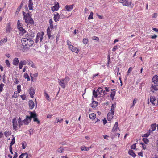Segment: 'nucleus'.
Returning a JSON list of instances; mask_svg holds the SVG:
<instances>
[{"label": "nucleus", "mask_w": 158, "mask_h": 158, "mask_svg": "<svg viewBox=\"0 0 158 158\" xmlns=\"http://www.w3.org/2000/svg\"><path fill=\"white\" fill-rule=\"evenodd\" d=\"M22 44H19L17 46L18 48L20 50L23 48L25 50L29 48L33 44V41L31 40H29L27 38L22 39L21 40Z\"/></svg>", "instance_id": "obj_1"}, {"label": "nucleus", "mask_w": 158, "mask_h": 158, "mask_svg": "<svg viewBox=\"0 0 158 158\" xmlns=\"http://www.w3.org/2000/svg\"><path fill=\"white\" fill-rule=\"evenodd\" d=\"M118 1L123 6H127L129 8H132L134 6V4L131 1H129L127 0H119Z\"/></svg>", "instance_id": "obj_2"}, {"label": "nucleus", "mask_w": 158, "mask_h": 158, "mask_svg": "<svg viewBox=\"0 0 158 158\" xmlns=\"http://www.w3.org/2000/svg\"><path fill=\"white\" fill-rule=\"evenodd\" d=\"M102 93L103 89L101 87L98 88L96 91L94 89L93 91V95L95 98L100 97Z\"/></svg>", "instance_id": "obj_3"}, {"label": "nucleus", "mask_w": 158, "mask_h": 158, "mask_svg": "<svg viewBox=\"0 0 158 158\" xmlns=\"http://www.w3.org/2000/svg\"><path fill=\"white\" fill-rule=\"evenodd\" d=\"M58 83L63 88H64L65 87L66 85L67 84V82H65L64 79H58Z\"/></svg>", "instance_id": "obj_4"}, {"label": "nucleus", "mask_w": 158, "mask_h": 158, "mask_svg": "<svg viewBox=\"0 0 158 158\" xmlns=\"http://www.w3.org/2000/svg\"><path fill=\"white\" fill-rule=\"evenodd\" d=\"M69 49L72 52H74L78 54L80 51L78 48H77L76 47L72 45L70 48H69Z\"/></svg>", "instance_id": "obj_5"}, {"label": "nucleus", "mask_w": 158, "mask_h": 158, "mask_svg": "<svg viewBox=\"0 0 158 158\" xmlns=\"http://www.w3.org/2000/svg\"><path fill=\"white\" fill-rule=\"evenodd\" d=\"M13 126L14 130L16 131L18 126V124L16 118H15L12 119Z\"/></svg>", "instance_id": "obj_6"}, {"label": "nucleus", "mask_w": 158, "mask_h": 158, "mask_svg": "<svg viewBox=\"0 0 158 158\" xmlns=\"http://www.w3.org/2000/svg\"><path fill=\"white\" fill-rule=\"evenodd\" d=\"M157 85H155V84H152L151 85V87H150L151 91L154 92L155 91L158 90V88H157Z\"/></svg>", "instance_id": "obj_7"}, {"label": "nucleus", "mask_w": 158, "mask_h": 158, "mask_svg": "<svg viewBox=\"0 0 158 158\" xmlns=\"http://www.w3.org/2000/svg\"><path fill=\"white\" fill-rule=\"evenodd\" d=\"M31 119H30L29 116H26V119L23 120L24 124L27 125L31 121Z\"/></svg>", "instance_id": "obj_8"}, {"label": "nucleus", "mask_w": 158, "mask_h": 158, "mask_svg": "<svg viewBox=\"0 0 158 158\" xmlns=\"http://www.w3.org/2000/svg\"><path fill=\"white\" fill-rule=\"evenodd\" d=\"M74 5L72 4L71 5H66L65 7V9L68 11H70L73 8Z\"/></svg>", "instance_id": "obj_9"}, {"label": "nucleus", "mask_w": 158, "mask_h": 158, "mask_svg": "<svg viewBox=\"0 0 158 158\" xmlns=\"http://www.w3.org/2000/svg\"><path fill=\"white\" fill-rule=\"evenodd\" d=\"M26 19L27 20L25 21V22L26 23L31 24H34V21L31 18V16L27 18Z\"/></svg>", "instance_id": "obj_10"}, {"label": "nucleus", "mask_w": 158, "mask_h": 158, "mask_svg": "<svg viewBox=\"0 0 158 158\" xmlns=\"http://www.w3.org/2000/svg\"><path fill=\"white\" fill-rule=\"evenodd\" d=\"M118 126V122H116L112 130V132H115L118 129H119V127Z\"/></svg>", "instance_id": "obj_11"}, {"label": "nucleus", "mask_w": 158, "mask_h": 158, "mask_svg": "<svg viewBox=\"0 0 158 158\" xmlns=\"http://www.w3.org/2000/svg\"><path fill=\"white\" fill-rule=\"evenodd\" d=\"M51 29L49 27H48L47 29V35L49 39H52L53 38V37L51 35Z\"/></svg>", "instance_id": "obj_12"}, {"label": "nucleus", "mask_w": 158, "mask_h": 158, "mask_svg": "<svg viewBox=\"0 0 158 158\" xmlns=\"http://www.w3.org/2000/svg\"><path fill=\"white\" fill-rule=\"evenodd\" d=\"M60 17V15L58 13L56 12L55 14H54L53 17L54 20V21L55 22L58 21L59 20Z\"/></svg>", "instance_id": "obj_13"}, {"label": "nucleus", "mask_w": 158, "mask_h": 158, "mask_svg": "<svg viewBox=\"0 0 158 158\" xmlns=\"http://www.w3.org/2000/svg\"><path fill=\"white\" fill-rule=\"evenodd\" d=\"M156 98L154 96H151L150 97V101L153 105H156Z\"/></svg>", "instance_id": "obj_14"}, {"label": "nucleus", "mask_w": 158, "mask_h": 158, "mask_svg": "<svg viewBox=\"0 0 158 158\" xmlns=\"http://www.w3.org/2000/svg\"><path fill=\"white\" fill-rule=\"evenodd\" d=\"M59 8V4L57 2L56 4L53 7H52V10L53 12L55 11H57Z\"/></svg>", "instance_id": "obj_15"}, {"label": "nucleus", "mask_w": 158, "mask_h": 158, "mask_svg": "<svg viewBox=\"0 0 158 158\" xmlns=\"http://www.w3.org/2000/svg\"><path fill=\"white\" fill-rule=\"evenodd\" d=\"M12 30V28H11L10 26V23H8L7 24V26L6 28V32L7 33H10L11 30Z\"/></svg>", "instance_id": "obj_16"}, {"label": "nucleus", "mask_w": 158, "mask_h": 158, "mask_svg": "<svg viewBox=\"0 0 158 158\" xmlns=\"http://www.w3.org/2000/svg\"><path fill=\"white\" fill-rule=\"evenodd\" d=\"M152 81L156 85L158 84V76L155 75L153 76L152 79Z\"/></svg>", "instance_id": "obj_17"}, {"label": "nucleus", "mask_w": 158, "mask_h": 158, "mask_svg": "<svg viewBox=\"0 0 158 158\" xmlns=\"http://www.w3.org/2000/svg\"><path fill=\"white\" fill-rule=\"evenodd\" d=\"M23 19L25 21H27V20L26 18L31 16L30 15V14L29 12H27V13H26V12H24V11H23Z\"/></svg>", "instance_id": "obj_18"}, {"label": "nucleus", "mask_w": 158, "mask_h": 158, "mask_svg": "<svg viewBox=\"0 0 158 158\" xmlns=\"http://www.w3.org/2000/svg\"><path fill=\"white\" fill-rule=\"evenodd\" d=\"M114 114H112L111 113L109 112L107 114V119L108 121H110L113 118V115Z\"/></svg>", "instance_id": "obj_19"}, {"label": "nucleus", "mask_w": 158, "mask_h": 158, "mask_svg": "<svg viewBox=\"0 0 158 158\" xmlns=\"http://www.w3.org/2000/svg\"><path fill=\"white\" fill-rule=\"evenodd\" d=\"M27 63V62L26 60H23V61H20L19 64V69H22L23 65L26 64Z\"/></svg>", "instance_id": "obj_20"}, {"label": "nucleus", "mask_w": 158, "mask_h": 158, "mask_svg": "<svg viewBox=\"0 0 158 158\" xmlns=\"http://www.w3.org/2000/svg\"><path fill=\"white\" fill-rule=\"evenodd\" d=\"M112 92L110 94V97L112 100H113L116 94L115 89H111Z\"/></svg>", "instance_id": "obj_21"}, {"label": "nucleus", "mask_w": 158, "mask_h": 158, "mask_svg": "<svg viewBox=\"0 0 158 158\" xmlns=\"http://www.w3.org/2000/svg\"><path fill=\"white\" fill-rule=\"evenodd\" d=\"M156 123L152 124L151 125V132H152L156 130Z\"/></svg>", "instance_id": "obj_22"}, {"label": "nucleus", "mask_w": 158, "mask_h": 158, "mask_svg": "<svg viewBox=\"0 0 158 158\" xmlns=\"http://www.w3.org/2000/svg\"><path fill=\"white\" fill-rule=\"evenodd\" d=\"M29 114L30 115V119H32V118H33L34 117H37V115L35 112H31L30 111Z\"/></svg>", "instance_id": "obj_23"}, {"label": "nucleus", "mask_w": 158, "mask_h": 158, "mask_svg": "<svg viewBox=\"0 0 158 158\" xmlns=\"http://www.w3.org/2000/svg\"><path fill=\"white\" fill-rule=\"evenodd\" d=\"M116 107V103H114V104H112L111 106V112L110 113H111L112 114H114V110L115 108Z\"/></svg>", "instance_id": "obj_24"}, {"label": "nucleus", "mask_w": 158, "mask_h": 158, "mask_svg": "<svg viewBox=\"0 0 158 158\" xmlns=\"http://www.w3.org/2000/svg\"><path fill=\"white\" fill-rule=\"evenodd\" d=\"M19 60L18 58H15L13 61V64L14 65H18Z\"/></svg>", "instance_id": "obj_25"}, {"label": "nucleus", "mask_w": 158, "mask_h": 158, "mask_svg": "<svg viewBox=\"0 0 158 158\" xmlns=\"http://www.w3.org/2000/svg\"><path fill=\"white\" fill-rule=\"evenodd\" d=\"M29 105L30 109H32L34 108V103L32 100H30L29 101Z\"/></svg>", "instance_id": "obj_26"}, {"label": "nucleus", "mask_w": 158, "mask_h": 158, "mask_svg": "<svg viewBox=\"0 0 158 158\" xmlns=\"http://www.w3.org/2000/svg\"><path fill=\"white\" fill-rule=\"evenodd\" d=\"M35 90L34 89L31 87L30 89L29 94L32 98L33 97V95L35 94Z\"/></svg>", "instance_id": "obj_27"}, {"label": "nucleus", "mask_w": 158, "mask_h": 158, "mask_svg": "<svg viewBox=\"0 0 158 158\" xmlns=\"http://www.w3.org/2000/svg\"><path fill=\"white\" fill-rule=\"evenodd\" d=\"M128 153L131 155L133 157L135 158L136 156V155L135 153L133 150H129L128 152Z\"/></svg>", "instance_id": "obj_28"}, {"label": "nucleus", "mask_w": 158, "mask_h": 158, "mask_svg": "<svg viewBox=\"0 0 158 158\" xmlns=\"http://www.w3.org/2000/svg\"><path fill=\"white\" fill-rule=\"evenodd\" d=\"M91 148V147H86L84 145H83L81 147L80 149L82 151H88L89 149Z\"/></svg>", "instance_id": "obj_29"}, {"label": "nucleus", "mask_w": 158, "mask_h": 158, "mask_svg": "<svg viewBox=\"0 0 158 158\" xmlns=\"http://www.w3.org/2000/svg\"><path fill=\"white\" fill-rule=\"evenodd\" d=\"M98 102H97L93 101L91 104V107L93 108H95L98 106Z\"/></svg>", "instance_id": "obj_30"}, {"label": "nucleus", "mask_w": 158, "mask_h": 158, "mask_svg": "<svg viewBox=\"0 0 158 158\" xmlns=\"http://www.w3.org/2000/svg\"><path fill=\"white\" fill-rule=\"evenodd\" d=\"M32 5L33 3L32 2V0H29L28 6L30 10H32Z\"/></svg>", "instance_id": "obj_31"}, {"label": "nucleus", "mask_w": 158, "mask_h": 158, "mask_svg": "<svg viewBox=\"0 0 158 158\" xmlns=\"http://www.w3.org/2000/svg\"><path fill=\"white\" fill-rule=\"evenodd\" d=\"M19 30L22 33V34H23L26 32V31L22 27H19L18 28Z\"/></svg>", "instance_id": "obj_32"}, {"label": "nucleus", "mask_w": 158, "mask_h": 158, "mask_svg": "<svg viewBox=\"0 0 158 158\" xmlns=\"http://www.w3.org/2000/svg\"><path fill=\"white\" fill-rule=\"evenodd\" d=\"M50 26L49 27L51 29V30L53 28V21L52 19H50L49 21Z\"/></svg>", "instance_id": "obj_33"}, {"label": "nucleus", "mask_w": 158, "mask_h": 158, "mask_svg": "<svg viewBox=\"0 0 158 158\" xmlns=\"http://www.w3.org/2000/svg\"><path fill=\"white\" fill-rule=\"evenodd\" d=\"M96 114L94 113L90 114L89 115V117L90 118V119H95L96 118Z\"/></svg>", "instance_id": "obj_34"}, {"label": "nucleus", "mask_w": 158, "mask_h": 158, "mask_svg": "<svg viewBox=\"0 0 158 158\" xmlns=\"http://www.w3.org/2000/svg\"><path fill=\"white\" fill-rule=\"evenodd\" d=\"M151 132V130L149 129L148 131L147 132L143 134L142 136L143 137H148V136L150 135Z\"/></svg>", "instance_id": "obj_35"}, {"label": "nucleus", "mask_w": 158, "mask_h": 158, "mask_svg": "<svg viewBox=\"0 0 158 158\" xmlns=\"http://www.w3.org/2000/svg\"><path fill=\"white\" fill-rule=\"evenodd\" d=\"M44 96L47 99V100L48 101H50L51 100L50 98H49V95L47 93V92L46 91H45L44 92Z\"/></svg>", "instance_id": "obj_36"}, {"label": "nucleus", "mask_w": 158, "mask_h": 158, "mask_svg": "<svg viewBox=\"0 0 158 158\" xmlns=\"http://www.w3.org/2000/svg\"><path fill=\"white\" fill-rule=\"evenodd\" d=\"M64 151V148L63 147H60L57 150V152L59 153H62Z\"/></svg>", "instance_id": "obj_37"}, {"label": "nucleus", "mask_w": 158, "mask_h": 158, "mask_svg": "<svg viewBox=\"0 0 158 158\" xmlns=\"http://www.w3.org/2000/svg\"><path fill=\"white\" fill-rule=\"evenodd\" d=\"M24 77L25 78L27 79V81H28L30 80V78L29 75L27 73H25L24 75Z\"/></svg>", "instance_id": "obj_38"}, {"label": "nucleus", "mask_w": 158, "mask_h": 158, "mask_svg": "<svg viewBox=\"0 0 158 158\" xmlns=\"http://www.w3.org/2000/svg\"><path fill=\"white\" fill-rule=\"evenodd\" d=\"M94 13L93 12H91L90 13V15L89 16L88 18V19L89 20L90 19H94L93 18Z\"/></svg>", "instance_id": "obj_39"}, {"label": "nucleus", "mask_w": 158, "mask_h": 158, "mask_svg": "<svg viewBox=\"0 0 158 158\" xmlns=\"http://www.w3.org/2000/svg\"><path fill=\"white\" fill-rule=\"evenodd\" d=\"M143 141L146 144H148L149 142V139L147 138H143L142 139Z\"/></svg>", "instance_id": "obj_40"}, {"label": "nucleus", "mask_w": 158, "mask_h": 158, "mask_svg": "<svg viewBox=\"0 0 158 158\" xmlns=\"http://www.w3.org/2000/svg\"><path fill=\"white\" fill-rule=\"evenodd\" d=\"M15 143V137H13V138L12 139L10 143V145L12 146Z\"/></svg>", "instance_id": "obj_41"}, {"label": "nucleus", "mask_w": 158, "mask_h": 158, "mask_svg": "<svg viewBox=\"0 0 158 158\" xmlns=\"http://www.w3.org/2000/svg\"><path fill=\"white\" fill-rule=\"evenodd\" d=\"M131 149H136V143H135L132 145L131 147Z\"/></svg>", "instance_id": "obj_42"}, {"label": "nucleus", "mask_w": 158, "mask_h": 158, "mask_svg": "<svg viewBox=\"0 0 158 158\" xmlns=\"http://www.w3.org/2000/svg\"><path fill=\"white\" fill-rule=\"evenodd\" d=\"M67 44L68 46V48H69L71 47V46L72 45H71V42L69 41L68 40L67 41Z\"/></svg>", "instance_id": "obj_43"}, {"label": "nucleus", "mask_w": 158, "mask_h": 158, "mask_svg": "<svg viewBox=\"0 0 158 158\" xmlns=\"http://www.w3.org/2000/svg\"><path fill=\"white\" fill-rule=\"evenodd\" d=\"M22 23H20V21L18 20L17 22V28H19V27H22Z\"/></svg>", "instance_id": "obj_44"}, {"label": "nucleus", "mask_w": 158, "mask_h": 158, "mask_svg": "<svg viewBox=\"0 0 158 158\" xmlns=\"http://www.w3.org/2000/svg\"><path fill=\"white\" fill-rule=\"evenodd\" d=\"M5 63L6 64V65L7 66L9 67H10V64L9 61L8 60H5Z\"/></svg>", "instance_id": "obj_45"}, {"label": "nucleus", "mask_w": 158, "mask_h": 158, "mask_svg": "<svg viewBox=\"0 0 158 158\" xmlns=\"http://www.w3.org/2000/svg\"><path fill=\"white\" fill-rule=\"evenodd\" d=\"M27 155V153L26 152L23 153H22L19 156V158H23V156L25 155Z\"/></svg>", "instance_id": "obj_46"}, {"label": "nucleus", "mask_w": 158, "mask_h": 158, "mask_svg": "<svg viewBox=\"0 0 158 158\" xmlns=\"http://www.w3.org/2000/svg\"><path fill=\"white\" fill-rule=\"evenodd\" d=\"M17 89L18 93H19L21 91V85H18Z\"/></svg>", "instance_id": "obj_47"}, {"label": "nucleus", "mask_w": 158, "mask_h": 158, "mask_svg": "<svg viewBox=\"0 0 158 158\" xmlns=\"http://www.w3.org/2000/svg\"><path fill=\"white\" fill-rule=\"evenodd\" d=\"M88 42V40L87 39L84 38L83 40V42L85 44H87Z\"/></svg>", "instance_id": "obj_48"}, {"label": "nucleus", "mask_w": 158, "mask_h": 158, "mask_svg": "<svg viewBox=\"0 0 158 158\" xmlns=\"http://www.w3.org/2000/svg\"><path fill=\"white\" fill-rule=\"evenodd\" d=\"M26 144V142L25 141L22 142L21 143L22 147L23 149H25L26 148V146L25 144Z\"/></svg>", "instance_id": "obj_49"}, {"label": "nucleus", "mask_w": 158, "mask_h": 158, "mask_svg": "<svg viewBox=\"0 0 158 158\" xmlns=\"http://www.w3.org/2000/svg\"><path fill=\"white\" fill-rule=\"evenodd\" d=\"M39 36H40V33L38 32L37 33V36H36V39L35 40V42L36 43L38 42V41H39Z\"/></svg>", "instance_id": "obj_50"}, {"label": "nucleus", "mask_w": 158, "mask_h": 158, "mask_svg": "<svg viewBox=\"0 0 158 158\" xmlns=\"http://www.w3.org/2000/svg\"><path fill=\"white\" fill-rule=\"evenodd\" d=\"M140 144L142 145V148L143 150H145L146 148V146L143 143H140Z\"/></svg>", "instance_id": "obj_51"}, {"label": "nucleus", "mask_w": 158, "mask_h": 158, "mask_svg": "<svg viewBox=\"0 0 158 158\" xmlns=\"http://www.w3.org/2000/svg\"><path fill=\"white\" fill-rule=\"evenodd\" d=\"M4 84L2 83L0 85V91L1 92L2 91V89H3V87L4 86Z\"/></svg>", "instance_id": "obj_52"}, {"label": "nucleus", "mask_w": 158, "mask_h": 158, "mask_svg": "<svg viewBox=\"0 0 158 158\" xmlns=\"http://www.w3.org/2000/svg\"><path fill=\"white\" fill-rule=\"evenodd\" d=\"M92 40H95L97 41H99V39L98 37L96 36H94L92 37Z\"/></svg>", "instance_id": "obj_53"}, {"label": "nucleus", "mask_w": 158, "mask_h": 158, "mask_svg": "<svg viewBox=\"0 0 158 158\" xmlns=\"http://www.w3.org/2000/svg\"><path fill=\"white\" fill-rule=\"evenodd\" d=\"M64 79V81L65 82L67 81L68 82V81H69L70 80V78L69 77L66 76L65 77V78Z\"/></svg>", "instance_id": "obj_54"}, {"label": "nucleus", "mask_w": 158, "mask_h": 158, "mask_svg": "<svg viewBox=\"0 0 158 158\" xmlns=\"http://www.w3.org/2000/svg\"><path fill=\"white\" fill-rule=\"evenodd\" d=\"M118 45H116L115 46H114L113 48L112 51H115L118 49Z\"/></svg>", "instance_id": "obj_55"}, {"label": "nucleus", "mask_w": 158, "mask_h": 158, "mask_svg": "<svg viewBox=\"0 0 158 158\" xmlns=\"http://www.w3.org/2000/svg\"><path fill=\"white\" fill-rule=\"evenodd\" d=\"M133 69V68L132 67H130L129 68V69L127 71L128 75L129 74V73H130L131 72Z\"/></svg>", "instance_id": "obj_56"}, {"label": "nucleus", "mask_w": 158, "mask_h": 158, "mask_svg": "<svg viewBox=\"0 0 158 158\" xmlns=\"http://www.w3.org/2000/svg\"><path fill=\"white\" fill-rule=\"evenodd\" d=\"M27 63L28 65H31V64L33 63V62L32 61H31L30 60H28Z\"/></svg>", "instance_id": "obj_57"}, {"label": "nucleus", "mask_w": 158, "mask_h": 158, "mask_svg": "<svg viewBox=\"0 0 158 158\" xmlns=\"http://www.w3.org/2000/svg\"><path fill=\"white\" fill-rule=\"evenodd\" d=\"M137 101V99H136L135 98L134 99V100L133 101V105L131 107L134 106V105L136 103Z\"/></svg>", "instance_id": "obj_58"}, {"label": "nucleus", "mask_w": 158, "mask_h": 158, "mask_svg": "<svg viewBox=\"0 0 158 158\" xmlns=\"http://www.w3.org/2000/svg\"><path fill=\"white\" fill-rule=\"evenodd\" d=\"M157 16V14L156 13H155L153 14L152 18H156Z\"/></svg>", "instance_id": "obj_59"}, {"label": "nucleus", "mask_w": 158, "mask_h": 158, "mask_svg": "<svg viewBox=\"0 0 158 158\" xmlns=\"http://www.w3.org/2000/svg\"><path fill=\"white\" fill-rule=\"evenodd\" d=\"M33 120L34 122H37L38 123H40V121L37 118V117L33 118Z\"/></svg>", "instance_id": "obj_60"}, {"label": "nucleus", "mask_w": 158, "mask_h": 158, "mask_svg": "<svg viewBox=\"0 0 158 158\" xmlns=\"http://www.w3.org/2000/svg\"><path fill=\"white\" fill-rule=\"evenodd\" d=\"M9 149H10V152L12 154H13V153L12 151V146H11L10 145V146Z\"/></svg>", "instance_id": "obj_61"}, {"label": "nucleus", "mask_w": 158, "mask_h": 158, "mask_svg": "<svg viewBox=\"0 0 158 158\" xmlns=\"http://www.w3.org/2000/svg\"><path fill=\"white\" fill-rule=\"evenodd\" d=\"M1 41L2 42V43L4 42H6L7 41V38L3 39L1 40Z\"/></svg>", "instance_id": "obj_62"}, {"label": "nucleus", "mask_w": 158, "mask_h": 158, "mask_svg": "<svg viewBox=\"0 0 158 158\" xmlns=\"http://www.w3.org/2000/svg\"><path fill=\"white\" fill-rule=\"evenodd\" d=\"M97 15L98 17L100 19H103L104 17L98 14H97Z\"/></svg>", "instance_id": "obj_63"}, {"label": "nucleus", "mask_w": 158, "mask_h": 158, "mask_svg": "<svg viewBox=\"0 0 158 158\" xmlns=\"http://www.w3.org/2000/svg\"><path fill=\"white\" fill-rule=\"evenodd\" d=\"M138 155L141 157H143V152L141 151L140 152L138 153Z\"/></svg>", "instance_id": "obj_64"}]
</instances>
